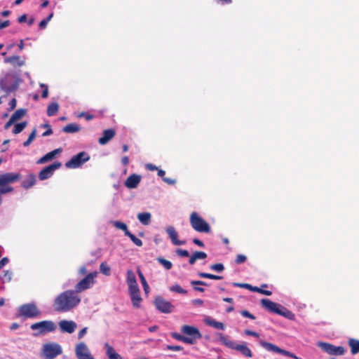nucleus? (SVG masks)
Here are the masks:
<instances>
[{
	"label": "nucleus",
	"mask_w": 359,
	"mask_h": 359,
	"mask_svg": "<svg viewBox=\"0 0 359 359\" xmlns=\"http://www.w3.org/2000/svg\"><path fill=\"white\" fill-rule=\"evenodd\" d=\"M75 355L77 359H95L86 344L83 341L75 346Z\"/></svg>",
	"instance_id": "obj_13"
},
{
	"label": "nucleus",
	"mask_w": 359,
	"mask_h": 359,
	"mask_svg": "<svg viewBox=\"0 0 359 359\" xmlns=\"http://www.w3.org/2000/svg\"><path fill=\"white\" fill-rule=\"evenodd\" d=\"M9 262L8 257H4L0 260V269H2L5 265H6Z\"/></svg>",
	"instance_id": "obj_56"
},
{
	"label": "nucleus",
	"mask_w": 359,
	"mask_h": 359,
	"mask_svg": "<svg viewBox=\"0 0 359 359\" xmlns=\"http://www.w3.org/2000/svg\"><path fill=\"white\" fill-rule=\"evenodd\" d=\"M137 273H138V276H139L140 280L141 281V283L142 285L144 291L146 294H148L149 292V286L146 280V278H144L143 273L141 272L140 270H138Z\"/></svg>",
	"instance_id": "obj_32"
},
{
	"label": "nucleus",
	"mask_w": 359,
	"mask_h": 359,
	"mask_svg": "<svg viewBox=\"0 0 359 359\" xmlns=\"http://www.w3.org/2000/svg\"><path fill=\"white\" fill-rule=\"evenodd\" d=\"M58 325L60 331L64 333L72 334L77 328V324L73 320H62Z\"/></svg>",
	"instance_id": "obj_18"
},
{
	"label": "nucleus",
	"mask_w": 359,
	"mask_h": 359,
	"mask_svg": "<svg viewBox=\"0 0 359 359\" xmlns=\"http://www.w3.org/2000/svg\"><path fill=\"white\" fill-rule=\"evenodd\" d=\"M40 86L41 88H43V91H42V97L43 98H46L48 97V86L44 84V83H41L40 84Z\"/></svg>",
	"instance_id": "obj_47"
},
{
	"label": "nucleus",
	"mask_w": 359,
	"mask_h": 359,
	"mask_svg": "<svg viewBox=\"0 0 359 359\" xmlns=\"http://www.w3.org/2000/svg\"><path fill=\"white\" fill-rule=\"evenodd\" d=\"M97 276V272L95 271L90 273L86 276L82 280H81L75 286L74 291H76L77 294L86 290L93 287L95 283V278Z\"/></svg>",
	"instance_id": "obj_10"
},
{
	"label": "nucleus",
	"mask_w": 359,
	"mask_h": 359,
	"mask_svg": "<svg viewBox=\"0 0 359 359\" xmlns=\"http://www.w3.org/2000/svg\"><path fill=\"white\" fill-rule=\"evenodd\" d=\"M81 302V296L74 290L60 293L54 299L53 307L57 312L65 313L76 308Z\"/></svg>",
	"instance_id": "obj_1"
},
{
	"label": "nucleus",
	"mask_w": 359,
	"mask_h": 359,
	"mask_svg": "<svg viewBox=\"0 0 359 359\" xmlns=\"http://www.w3.org/2000/svg\"><path fill=\"white\" fill-rule=\"evenodd\" d=\"M145 168L149 170H151V171H154V170H158V168L151 164V163H147L145 165Z\"/></svg>",
	"instance_id": "obj_55"
},
{
	"label": "nucleus",
	"mask_w": 359,
	"mask_h": 359,
	"mask_svg": "<svg viewBox=\"0 0 359 359\" xmlns=\"http://www.w3.org/2000/svg\"><path fill=\"white\" fill-rule=\"evenodd\" d=\"M163 180L165 183H167L168 184H171V185L175 184L176 183V180H172V179L168 178V177H163Z\"/></svg>",
	"instance_id": "obj_58"
},
{
	"label": "nucleus",
	"mask_w": 359,
	"mask_h": 359,
	"mask_svg": "<svg viewBox=\"0 0 359 359\" xmlns=\"http://www.w3.org/2000/svg\"><path fill=\"white\" fill-rule=\"evenodd\" d=\"M210 268L217 272H222L224 269V265L221 263L212 264L210 266Z\"/></svg>",
	"instance_id": "obj_45"
},
{
	"label": "nucleus",
	"mask_w": 359,
	"mask_h": 359,
	"mask_svg": "<svg viewBox=\"0 0 359 359\" xmlns=\"http://www.w3.org/2000/svg\"><path fill=\"white\" fill-rule=\"evenodd\" d=\"M59 109V105L56 102H53L48 105L47 109V114L48 116H53L56 114Z\"/></svg>",
	"instance_id": "obj_30"
},
{
	"label": "nucleus",
	"mask_w": 359,
	"mask_h": 359,
	"mask_svg": "<svg viewBox=\"0 0 359 359\" xmlns=\"http://www.w3.org/2000/svg\"><path fill=\"white\" fill-rule=\"evenodd\" d=\"M154 305L156 308L163 313H170L173 310V305L168 301L164 299L161 297H157L154 299Z\"/></svg>",
	"instance_id": "obj_15"
},
{
	"label": "nucleus",
	"mask_w": 359,
	"mask_h": 359,
	"mask_svg": "<svg viewBox=\"0 0 359 359\" xmlns=\"http://www.w3.org/2000/svg\"><path fill=\"white\" fill-rule=\"evenodd\" d=\"M10 25V21L6 20L4 22H0V29H4L5 27H7Z\"/></svg>",
	"instance_id": "obj_60"
},
{
	"label": "nucleus",
	"mask_w": 359,
	"mask_h": 359,
	"mask_svg": "<svg viewBox=\"0 0 359 359\" xmlns=\"http://www.w3.org/2000/svg\"><path fill=\"white\" fill-rule=\"evenodd\" d=\"M171 242L175 245H182L185 244L184 241H180L178 239V233L175 229L172 226H169L165 229Z\"/></svg>",
	"instance_id": "obj_19"
},
{
	"label": "nucleus",
	"mask_w": 359,
	"mask_h": 359,
	"mask_svg": "<svg viewBox=\"0 0 359 359\" xmlns=\"http://www.w3.org/2000/svg\"><path fill=\"white\" fill-rule=\"evenodd\" d=\"M259 293L261 294H265V295H267V296H270L271 295L272 292L269 290H263L262 288H260V291H259Z\"/></svg>",
	"instance_id": "obj_64"
},
{
	"label": "nucleus",
	"mask_w": 359,
	"mask_h": 359,
	"mask_svg": "<svg viewBox=\"0 0 359 359\" xmlns=\"http://www.w3.org/2000/svg\"><path fill=\"white\" fill-rule=\"evenodd\" d=\"M181 332L184 334L186 339L190 342H186L188 344H194L202 337L199 330L193 326L183 325L181 327Z\"/></svg>",
	"instance_id": "obj_9"
},
{
	"label": "nucleus",
	"mask_w": 359,
	"mask_h": 359,
	"mask_svg": "<svg viewBox=\"0 0 359 359\" xmlns=\"http://www.w3.org/2000/svg\"><path fill=\"white\" fill-rule=\"evenodd\" d=\"M126 236L129 237L130 240L134 243V244L136 245L137 246L141 247L142 245V241L130 232H127Z\"/></svg>",
	"instance_id": "obj_38"
},
{
	"label": "nucleus",
	"mask_w": 359,
	"mask_h": 359,
	"mask_svg": "<svg viewBox=\"0 0 359 359\" xmlns=\"http://www.w3.org/2000/svg\"><path fill=\"white\" fill-rule=\"evenodd\" d=\"M151 215L149 212H140L137 215L138 220L143 225H148L151 222Z\"/></svg>",
	"instance_id": "obj_27"
},
{
	"label": "nucleus",
	"mask_w": 359,
	"mask_h": 359,
	"mask_svg": "<svg viewBox=\"0 0 359 359\" xmlns=\"http://www.w3.org/2000/svg\"><path fill=\"white\" fill-rule=\"evenodd\" d=\"M81 130L79 125L76 123H70L65 126L62 130L67 133H74L79 132Z\"/></svg>",
	"instance_id": "obj_29"
},
{
	"label": "nucleus",
	"mask_w": 359,
	"mask_h": 359,
	"mask_svg": "<svg viewBox=\"0 0 359 359\" xmlns=\"http://www.w3.org/2000/svg\"><path fill=\"white\" fill-rule=\"evenodd\" d=\"M53 16V13H50V14L47 17V18L43 19V20H41V21L40 22V23H39V27H40L41 29H44V28L46 27V25H47L48 22L52 19Z\"/></svg>",
	"instance_id": "obj_44"
},
{
	"label": "nucleus",
	"mask_w": 359,
	"mask_h": 359,
	"mask_svg": "<svg viewBox=\"0 0 359 359\" xmlns=\"http://www.w3.org/2000/svg\"><path fill=\"white\" fill-rule=\"evenodd\" d=\"M79 117H84L86 120H91L93 119V116L88 114L81 113L79 115Z\"/></svg>",
	"instance_id": "obj_59"
},
{
	"label": "nucleus",
	"mask_w": 359,
	"mask_h": 359,
	"mask_svg": "<svg viewBox=\"0 0 359 359\" xmlns=\"http://www.w3.org/2000/svg\"><path fill=\"white\" fill-rule=\"evenodd\" d=\"M348 344L351 348V353L353 354L359 353V341L351 339L349 340Z\"/></svg>",
	"instance_id": "obj_33"
},
{
	"label": "nucleus",
	"mask_w": 359,
	"mask_h": 359,
	"mask_svg": "<svg viewBox=\"0 0 359 359\" xmlns=\"http://www.w3.org/2000/svg\"><path fill=\"white\" fill-rule=\"evenodd\" d=\"M36 130L34 129L32 133L31 134L29 135L28 139L27 141H25L24 143H23V146L24 147H28L31 143L34 140V138L36 137Z\"/></svg>",
	"instance_id": "obj_41"
},
{
	"label": "nucleus",
	"mask_w": 359,
	"mask_h": 359,
	"mask_svg": "<svg viewBox=\"0 0 359 359\" xmlns=\"http://www.w3.org/2000/svg\"><path fill=\"white\" fill-rule=\"evenodd\" d=\"M176 252H177V254L181 257H187L189 256V252L186 250L178 249V250H177Z\"/></svg>",
	"instance_id": "obj_49"
},
{
	"label": "nucleus",
	"mask_w": 359,
	"mask_h": 359,
	"mask_svg": "<svg viewBox=\"0 0 359 359\" xmlns=\"http://www.w3.org/2000/svg\"><path fill=\"white\" fill-rule=\"evenodd\" d=\"M233 285L236 287H241V288H245V289H250L252 288V285L248 283H234Z\"/></svg>",
	"instance_id": "obj_50"
},
{
	"label": "nucleus",
	"mask_w": 359,
	"mask_h": 359,
	"mask_svg": "<svg viewBox=\"0 0 359 359\" xmlns=\"http://www.w3.org/2000/svg\"><path fill=\"white\" fill-rule=\"evenodd\" d=\"M218 337L219 341L226 347L240 352L243 356L246 358L252 357V352L251 349L248 346V344L245 341H241L240 344H236V342L231 341L227 337L221 333L218 334Z\"/></svg>",
	"instance_id": "obj_3"
},
{
	"label": "nucleus",
	"mask_w": 359,
	"mask_h": 359,
	"mask_svg": "<svg viewBox=\"0 0 359 359\" xmlns=\"http://www.w3.org/2000/svg\"><path fill=\"white\" fill-rule=\"evenodd\" d=\"M5 63H9L13 65V66L21 67L25 65V60H21L20 56L13 55L11 57H7L4 58Z\"/></svg>",
	"instance_id": "obj_23"
},
{
	"label": "nucleus",
	"mask_w": 359,
	"mask_h": 359,
	"mask_svg": "<svg viewBox=\"0 0 359 359\" xmlns=\"http://www.w3.org/2000/svg\"><path fill=\"white\" fill-rule=\"evenodd\" d=\"M259 344L262 348H264L266 351L269 352L282 354L283 355L288 356L294 359H299V358L294 353L288 351L283 350L273 344L266 342L264 340H259Z\"/></svg>",
	"instance_id": "obj_11"
},
{
	"label": "nucleus",
	"mask_w": 359,
	"mask_h": 359,
	"mask_svg": "<svg viewBox=\"0 0 359 359\" xmlns=\"http://www.w3.org/2000/svg\"><path fill=\"white\" fill-rule=\"evenodd\" d=\"M27 123L26 121H23L20 123L15 124L14 126V128L13 130V133L14 134H18V133H21L25 129V128L27 126Z\"/></svg>",
	"instance_id": "obj_36"
},
{
	"label": "nucleus",
	"mask_w": 359,
	"mask_h": 359,
	"mask_svg": "<svg viewBox=\"0 0 359 359\" xmlns=\"http://www.w3.org/2000/svg\"><path fill=\"white\" fill-rule=\"evenodd\" d=\"M126 283L128 288L138 286L135 274L132 270L127 271Z\"/></svg>",
	"instance_id": "obj_25"
},
{
	"label": "nucleus",
	"mask_w": 359,
	"mask_h": 359,
	"mask_svg": "<svg viewBox=\"0 0 359 359\" xmlns=\"http://www.w3.org/2000/svg\"><path fill=\"white\" fill-rule=\"evenodd\" d=\"M172 337L180 341H182L186 344V342H189L187 339L185 338V337L182 334H180L179 333L173 332L171 334Z\"/></svg>",
	"instance_id": "obj_43"
},
{
	"label": "nucleus",
	"mask_w": 359,
	"mask_h": 359,
	"mask_svg": "<svg viewBox=\"0 0 359 359\" xmlns=\"http://www.w3.org/2000/svg\"><path fill=\"white\" fill-rule=\"evenodd\" d=\"M192 285H207L205 282L201 280H192L191 281Z\"/></svg>",
	"instance_id": "obj_57"
},
{
	"label": "nucleus",
	"mask_w": 359,
	"mask_h": 359,
	"mask_svg": "<svg viewBox=\"0 0 359 359\" xmlns=\"http://www.w3.org/2000/svg\"><path fill=\"white\" fill-rule=\"evenodd\" d=\"M62 164L60 162H55L53 164L43 168L39 175V178L41 180H44L50 178L55 170L60 168Z\"/></svg>",
	"instance_id": "obj_16"
},
{
	"label": "nucleus",
	"mask_w": 359,
	"mask_h": 359,
	"mask_svg": "<svg viewBox=\"0 0 359 359\" xmlns=\"http://www.w3.org/2000/svg\"><path fill=\"white\" fill-rule=\"evenodd\" d=\"M100 272L106 276L110 275V267L105 263L102 262L100 266Z\"/></svg>",
	"instance_id": "obj_40"
},
{
	"label": "nucleus",
	"mask_w": 359,
	"mask_h": 359,
	"mask_svg": "<svg viewBox=\"0 0 359 359\" xmlns=\"http://www.w3.org/2000/svg\"><path fill=\"white\" fill-rule=\"evenodd\" d=\"M318 346L325 352L332 355H342L346 351L343 346H336L326 342H318Z\"/></svg>",
	"instance_id": "obj_14"
},
{
	"label": "nucleus",
	"mask_w": 359,
	"mask_h": 359,
	"mask_svg": "<svg viewBox=\"0 0 359 359\" xmlns=\"http://www.w3.org/2000/svg\"><path fill=\"white\" fill-rule=\"evenodd\" d=\"M89 159V155L87 153L82 151L76 156H74L69 161L65 163V166L68 168H76L80 167Z\"/></svg>",
	"instance_id": "obj_12"
},
{
	"label": "nucleus",
	"mask_w": 359,
	"mask_h": 359,
	"mask_svg": "<svg viewBox=\"0 0 359 359\" xmlns=\"http://www.w3.org/2000/svg\"><path fill=\"white\" fill-rule=\"evenodd\" d=\"M88 327H84L82 330H81L78 333V339H82L84 335L87 333Z\"/></svg>",
	"instance_id": "obj_54"
},
{
	"label": "nucleus",
	"mask_w": 359,
	"mask_h": 359,
	"mask_svg": "<svg viewBox=\"0 0 359 359\" xmlns=\"http://www.w3.org/2000/svg\"><path fill=\"white\" fill-rule=\"evenodd\" d=\"M245 260H246V257L245 255H238L236 257V262L237 264H241V263H243L244 262H245Z\"/></svg>",
	"instance_id": "obj_52"
},
{
	"label": "nucleus",
	"mask_w": 359,
	"mask_h": 359,
	"mask_svg": "<svg viewBox=\"0 0 359 359\" xmlns=\"http://www.w3.org/2000/svg\"><path fill=\"white\" fill-rule=\"evenodd\" d=\"M170 290L180 294H187V291L183 289L180 285L176 284L170 287Z\"/></svg>",
	"instance_id": "obj_39"
},
{
	"label": "nucleus",
	"mask_w": 359,
	"mask_h": 359,
	"mask_svg": "<svg viewBox=\"0 0 359 359\" xmlns=\"http://www.w3.org/2000/svg\"><path fill=\"white\" fill-rule=\"evenodd\" d=\"M157 261L167 270H170L172 266V264L164 258L158 257Z\"/></svg>",
	"instance_id": "obj_37"
},
{
	"label": "nucleus",
	"mask_w": 359,
	"mask_h": 359,
	"mask_svg": "<svg viewBox=\"0 0 359 359\" xmlns=\"http://www.w3.org/2000/svg\"><path fill=\"white\" fill-rule=\"evenodd\" d=\"M30 328L36 332L33 334V336L37 337L55 332L57 329V325L52 320H43L32 324Z\"/></svg>",
	"instance_id": "obj_4"
},
{
	"label": "nucleus",
	"mask_w": 359,
	"mask_h": 359,
	"mask_svg": "<svg viewBox=\"0 0 359 359\" xmlns=\"http://www.w3.org/2000/svg\"><path fill=\"white\" fill-rule=\"evenodd\" d=\"M261 304L263 307L268 309L271 312L279 314L290 319H291L292 316H293V314L289 310L269 299H263L261 301Z\"/></svg>",
	"instance_id": "obj_5"
},
{
	"label": "nucleus",
	"mask_w": 359,
	"mask_h": 359,
	"mask_svg": "<svg viewBox=\"0 0 359 359\" xmlns=\"http://www.w3.org/2000/svg\"><path fill=\"white\" fill-rule=\"evenodd\" d=\"M10 109H13L16 107V100L12 99L9 102Z\"/></svg>",
	"instance_id": "obj_62"
},
{
	"label": "nucleus",
	"mask_w": 359,
	"mask_h": 359,
	"mask_svg": "<svg viewBox=\"0 0 359 359\" xmlns=\"http://www.w3.org/2000/svg\"><path fill=\"white\" fill-rule=\"evenodd\" d=\"M62 152V149H56L48 152L37 161L38 164H43L53 159L55 156Z\"/></svg>",
	"instance_id": "obj_22"
},
{
	"label": "nucleus",
	"mask_w": 359,
	"mask_h": 359,
	"mask_svg": "<svg viewBox=\"0 0 359 359\" xmlns=\"http://www.w3.org/2000/svg\"><path fill=\"white\" fill-rule=\"evenodd\" d=\"M86 272H87V269L85 266L80 267V269L79 270V273L80 275H84L86 273Z\"/></svg>",
	"instance_id": "obj_63"
},
{
	"label": "nucleus",
	"mask_w": 359,
	"mask_h": 359,
	"mask_svg": "<svg viewBox=\"0 0 359 359\" xmlns=\"http://www.w3.org/2000/svg\"><path fill=\"white\" fill-rule=\"evenodd\" d=\"M193 242H194L196 245H197L198 246H199V247H201V248L204 247V243H203L201 241H200L199 239L194 238V239L193 240Z\"/></svg>",
	"instance_id": "obj_61"
},
{
	"label": "nucleus",
	"mask_w": 359,
	"mask_h": 359,
	"mask_svg": "<svg viewBox=\"0 0 359 359\" xmlns=\"http://www.w3.org/2000/svg\"><path fill=\"white\" fill-rule=\"evenodd\" d=\"M195 259H204L207 257V254L204 252L196 251L192 254Z\"/></svg>",
	"instance_id": "obj_46"
},
{
	"label": "nucleus",
	"mask_w": 359,
	"mask_h": 359,
	"mask_svg": "<svg viewBox=\"0 0 359 359\" xmlns=\"http://www.w3.org/2000/svg\"><path fill=\"white\" fill-rule=\"evenodd\" d=\"M40 313L39 309L34 303L25 304L18 309V316L25 318H34Z\"/></svg>",
	"instance_id": "obj_8"
},
{
	"label": "nucleus",
	"mask_w": 359,
	"mask_h": 359,
	"mask_svg": "<svg viewBox=\"0 0 359 359\" xmlns=\"http://www.w3.org/2000/svg\"><path fill=\"white\" fill-rule=\"evenodd\" d=\"M115 135V131L112 129H108L104 131L103 136L98 140L100 144H107Z\"/></svg>",
	"instance_id": "obj_24"
},
{
	"label": "nucleus",
	"mask_w": 359,
	"mask_h": 359,
	"mask_svg": "<svg viewBox=\"0 0 359 359\" xmlns=\"http://www.w3.org/2000/svg\"><path fill=\"white\" fill-rule=\"evenodd\" d=\"M167 350L173 351H180L183 349V348L180 346H172V345H168L166 346Z\"/></svg>",
	"instance_id": "obj_48"
},
{
	"label": "nucleus",
	"mask_w": 359,
	"mask_h": 359,
	"mask_svg": "<svg viewBox=\"0 0 359 359\" xmlns=\"http://www.w3.org/2000/svg\"><path fill=\"white\" fill-rule=\"evenodd\" d=\"M111 223L116 228L123 231L126 236L127 232H130L128 229L127 225L125 223L119 221H113Z\"/></svg>",
	"instance_id": "obj_34"
},
{
	"label": "nucleus",
	"mask_w": 359,
	"mask_h": 359,
	"mask_svg": "<svg viewBox=\"0 0 359 359\" xmlns=\"http://www.w3.org/2000/svg\"><path fill=\"white\" fill-rule=\"evenodd\" d=\"M62 353V346L55 342L44 344L41 350V355L44 359H54Z\"/></svg>",
	"instance_id": "obj_6"
},
{
	"label": "nucleus",
	"mask_w": 359,
	"mask_h": 359,
	"mask_svg": "<svg viewBox=\"0 0 359 359\" xmlns=\"http://www.w3.org/2000/svg\"><path fill=\"white\" fill-rule=\"evenodd\" d=\"M190 224L192 228L201 233H209L210 225L197 212H193L190 215Z\"/></svg>",
	"instance_id": "obj_7"
},
{
	"label": "nucleus",
	"mask_w": 359,
	"mask_h": 359,
	"mask_svg": "<svg viewBox=\"0 0 359 359\" xmlns=\"http://www.w3.org/2000/svg\"><path fill=\"white\" fill-rule=\"evenodd\" d=\"M241 313L243 317L248 318H250L252 320L255 319V316H253L252 314H251L249 311H248L246 310L242 311L241 312Z\"/></svg>",
	"instance_id": "obj_51"
},
{
	"label": "nucleus",
	"mask_w": 359,
	"mask_h": 359,
	"mask_svg": "<svg viewBox=\"0 0 359 359\" xmlns=\"http://www.w3.org/2000/svg\"><path fill=\"white\" fill-rule=\"evenodd\" d=\"M198 276L199 277H201V278H209V279H212V280H221V279H222V276L214 275V274H211V273H205V272H199L198 273Z\"/></svg>",
	"instance_id": "obj_35"
},
{
	"label": "nucleus",
	"mask_w": 359,
	"mask_h": 359,
	"mask_svg": "<svg viewBox=\"0 0 359 359\" xmlns=\"http://www.w3.org/2000/svg\"><path fill=\"white\" fill-rule=\"evenodd\" d=\"M36 182V177L33 174L27 175L26 179L22 182V186L25 189L32 187Z\"/></svg>",
	"instance_id": "obj_28"
},
{
	"label": "nucleus",
	"mask_w": 359,
	"mask_h": 359,
	"mask_svg": "<svg viewBox=\"0 0 359 359\" xmlns=\"http://www.w3.org/2000/svg\"><path fill=\"white\" fill-rule=\"evenodd\" d=\"M104 348L109 359H123L109 343L104 344Z\"/></svg>",
	"instance_id": "obj_21"
},
{
	"label": "nucleus",
	"mask_w": 359,
	"mask_h": 359,
	"mask_svg": "<svg viewBox=\"0 0 359 359\" xmlns=\"http://www.w3.org/2000/svg\"><path fill=\"white\" fill-rule=\"evenodd\" d=\"M128 293L133 304L135 308H140L142 299L140 295L139 286L128 288Z\"/></svg>",
	"instance_id": "obj_17"
},
{
	"label": "nucleus",
	"mask_w": 359,
	"mask_h": 359,
	"mask_svg": "<svg viewBox=\"0 0 359 359\" xmlns=\"http://www.w3.org/2000/svg\"><path fill=\"white\" fill-rule=\"evenodd\" d=\"M141 181V176L137 174L130 175L125 182V186L128 189H135Z\"/></svg>",
	"instance_id": "obj_20"
},
{
	"label": "nucleus",
	"mask_w": 359,
	"mask_h": 359,
	"mask_svg": "<svg viewBox=\"0 0 359 359\" xmlns=\"http://www.w3.org/2000/svg\"><path fill=\"white\" fill-rule=\"evenodd\" d=\"M244 333L246 335L252 336V337H259V336L257 332L252 331V330H245L244 331Z\"/></svg>",
	"instance_id": "obj_53"
},
{
	"label": "nucleus",
	"mask_w": 359,
	"mask_h": 359,
	"mask_svg": "<svg viewBox=\"0 0 359 359\" xmlns=\"http://www.w3.org/2000/svg\"><path fill=\"white\" fill-rule=\"evenodd\" d=\"M19 82L20 79L14 72H4L0 76V88L8 93L15 90Z\"/></svg>",
	"instance_id": "obj_2"
},
{
	"label": "nucleus",
	"mask_w": 359,
	"mask_h": 359,
	"mask_svg": "<svg viewBox=\"0 0 359 359\" xmlns=\"http://www.w3.org/2000/svg\"><path fill=\"white\" fill-rule=\"evenodd\" d=\"M13 273L10 271H5L3 276L1 277V280L4 283L10 282L12 279Z\"/></svg>",
	"instance_id": "obj_42"
},
{
	"label": "nucleus",
	"mask_w": 359,
	"mask_h": 359,
	"mask_svg": "<svg viewBox=\"0 0 359 359\" xmlns=\"http://www.w3.org/2000/svg\"><path fill=\"white\" fill-rule=\"evenodd\" d=\"M26 111L22 109L16 110L10 118L14 123L25 116Z\"/></svg>",
	"instance_id": "obj_31"
},
{
	"label": "nucleus",
	"mask_w": 359,
	"mask_h": 359,
	"mask_svg": "<svg viewBox=\"0 0 359 359\" xmlns=\"http://www.w3.org/2000/svg\"><path fill=\"white\" fill-rule=\"evenodd\" d=\"M205 323L208 325L211 326L214 328L222 330H224V325L222 323L216 321L215 320L210 317H208L205 319Z\"/></svg>",
	"instance_id": "obj_26"
}]
</instances>
